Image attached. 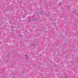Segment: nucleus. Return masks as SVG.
<instances>
[{"label": "nucleus", "instance_id": "obj_1", "mask_svg": "<svg viewBox=\"0 0 78 78\" xmlns=\"http://www.w3.org/2000/svg\"><path fill=\"white\" fill-rule=\"evenodd\" d=\"M25 56H26V59H27L28 58V56L27 55H26Z\"/></svg>", "mask_w": 78, "mask_h": 78}, {"label": "nucleus", "instance_id": "obj_2", "mask_svg": "<svg viewBox=\"0 0 78 78\" xmlns=\"http://www.w3.org/2000/svg\"><path fill=\"white\" fill-rule=\"evenodd\" d=\"M31 20H29L28 21H29V22H30V21H31Z\"/></svg>", "mask_w": 78, "mask_h": 78}, {"label": "nucleus", "instance_id": "obj_3", "mask_svg": "<svg viewBox=\"0 0 78 78\" xmlns=\"http://www.w3.org/2000/svg\"><path fill=\"white\" fill-rule=\"evenodd\" d=\"M12 29H13V27H12Z\"/></svg>", "mask_w": 78, "mask_h": 78}]
</instances>
